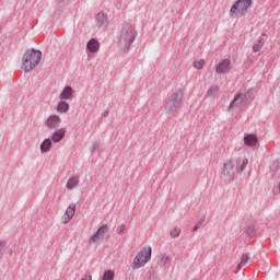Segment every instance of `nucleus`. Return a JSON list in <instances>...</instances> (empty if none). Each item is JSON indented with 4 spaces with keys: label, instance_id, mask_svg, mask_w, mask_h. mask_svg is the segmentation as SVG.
<instances>
[{
    "label": "nucleus",
    "instance_id": "24",
    "mask_svg": "<svg viewBox=\"0 0 280 280\" xmlns=\"http://www.w3.org/2000/svg\"><path fill=\"white\" fill-rule=\"evenodd\" d=\"M180 235V228L175 226L171 230V237H178Z\"/></svg>",
    "mask_w": 280,
    "mask_h": 280
},
{
    "label": "nucleus",
    "instance_id": "16",
    "mask_svg": "<svg viewBox=\"0 0 280 280\" xmlns=\"http://www.w3.org/2000/svg\"><path fill=\"white\" fill-rule=\"evenodd\" d=\"M80 185V177L78 176H72L68 179L67 182V189H75Z\"/></svg>",
    "mask_w": 280,
    "mask_h": 280
},
{
    "label": "nucleus",
    "instance_id": "2",
    "mask_svg": "<svg viewBox=\"0 0 280 280\" xmlns=\"http://www.w3.org/2000/svg\"><path fill=\"white\" fill-rule=\"evenodd\" d=\"M42 52L39 50L31 49L24 55L22 69L24 71H32L40 62Z\"/></svg>",
    "mask_w": 280,
    "mask_h": 280
},
{
    "label": "nucleus",
    "instance_id": "17",
    "mask_svg": "<svg viewBox=\"0 0 280 280\" xmlns=\"http://www.w3.org/2000/svg\"><path fill=\"white\" fill-rule=\"evenodd\" d=\"M56 110H57V113H61V114L68 113L69 112V103H67L63 100H60V102L57 105Z\"/></svg>",
    "mask_w": 280,
    "mask_h": 280
},
{
    "label": "nucleus",
    "instance_id": "5",
    "mask_svg": "<svg viewBox=\"0 0 280 280\" xmlns=\"http://www.w3.org/2000/svg\"><path fill=\"white\" fill-rule=\"evenodd\" d=\"M108 233V225L104 224L102 225L96 233L90 236L89 243L90 244H97L98 242H102V238Z\"/></svg>",
    "mask_w": 280,
    "mask_h": 280
},
{
    "label": "nucleus",
    "instance_id": "13",
    "mask_svg": "<svg viewBox=\"0 0 280 280\" xmlns=\"http://www.w3.org/2000/svg\"><path fill=\"white\" fill-rule=\"evenodd\" d=\"M73 97V88L66 86L59 94V100H71Z\"/></svg>",
    "mask_w": 280,
    "mask_h": 280
},
{
    "label": "nucleus",
    "instance_id": "1",
    "mask_svg": "<svg viewBox=\"0 0 280 280\" xmlns=\"http://www.w3.org/2000/svg\"><path fill=\"white\" fill-rule=\"evenodd\" d=\"M150 259H152V247L150 245H145L133 258L131 264L132 270H139V268H143V266H145Z\"/></svg>",
    "mask_w": 280,
    "mask_h": 280
},
{
    "label": "nucleus",
    "instance_id": "12",
    "mask_svg": "<svg viewBox=\"0 0 280 280\" xmlns=\"http://www.w3.org/2000/svg\"><path fill=\"white\" fill-rule=\"evenodd\" d=\"M171 264H172V256L167 254L160 255L158 259V266H160V268H167V266H171Z\"/></svg>",
    "mask_w": 280,
    "mask_h": 280
},
{
    "label": "nucleus",
    "instance_id": "25",
    "mask_svg": "<svg viewBox=\"0 0 280 280\" xmlns=\"http://www.w3.org/2000/svg\"><path fill=\"white\" fill-rule=\"evenodd\" d=\"M248 259H249L248 255H247V254H244V255L242 256V258H241V262L238 264V266H240V267L246 266V264H248Z\"/></svg>",
    "mask_w": 280,
    "mask_h": 280
},
{
    "label": "nucleus",
    "instance_id": "15",
    "mask_svg": "<svg viewBox=\"0 0 280 280\" xmlns=\"http://www.w3.org/2000/svg\"><path fill=\"white\" fill-rule=\"evenodd\" d=\"M88 49L91 51V54H97V51H100V42L96 39H91L88 43Z\"/></svg>",
    "mask_w": 280,
    "mask_h": 280
},
{
    "label": "nucleus",
    "instance_id": "11",
    "mask_svg": "<svg viewBox=\"0 0 280 280\" xmlns=\"http://www.w3.org/2000/svg\"><path fill=\"white\" fill-rule=\"evenodd\" d=\"M67 135V129L65 128H59L57 129L52 135H51V141L52 143H60L62 139H65Z\"/></svg>",
    "mask_w": 280,
    "mask_h": 280
},
{
    "label": "nucleus",
    "instance_id": "22",
    "mask_svg": "<svg viewBox=\"0 0 280 280\" xmlns=\"http://www.w3.org/2000/svg\"><path fill=\"white\" fill-rule=\"evenodd\" d=\"M264 47V40H259L257 42L254 46H253V51L255 54H257V51H261V48Z\"/></svg>",
    "mask_w": 280,
    "mask_h": 280
},
{
    "label": "nucleus",
    "instance_id": "7",
    "mask_svg": "<svg viewBox=\"0 0 280 280\" xmlns=\"http://www.w3.org/2000/svg\"><path fill=\"white\" fill-rule=\"evenodd\" d=\"M74 215H75V203H70L67 207L66 212L63 213V215L61 218L62 224H69L71 222V220H73Z\"/></svg>",
    "mask_w": 280,
    "mask_h": 280
},
{
    "label": "nucleus",
    "instance_id": "28",
    "mask_svg": "<svg viewBox=\"0 0 280 280\" xmlns=\"http://www.w3.org/2000/svg\"><path fill=\"white\" fill-rule=\"evenodd\" d=\"M132 38H135V33L131 32V35L129 37V40H132Z\"/></svg>",
    "mask_w": 280,
    "mask_h": 280
},
{
    "label": "nucleus",
    "instance_id": "20",
    "mask_svg": "<svg viewBox=\"0 0 280 280\" xmlns=\"http://www.w3.org/2000/svg\"><path fill=\"white\" fill-rule=\"evenodd\" d=\"M127 231L128 226H126V224H121L117 226L116 233H118V235H126Z\"/></svg>",
    "mask_w": 280,
    "mask_h": 280
},
{
    "label": "nucleus",
    "instance_id": "6",
    "mask_svg": "<svg viewBox=\"0 0 280 280\" xmlns=\"http://www.w3.org/2000/svg\"><path fill=\"white\" fill-rule=\"evenodd\" d=\"M248 100V95L244 93L236 94L234 100L230 104V110H233V108H242L244 106V103H246Z\"/></svg>",
    "mask_w": 280,
    "mask_h": 280
},
{
    "label": "nucleus",
    "instance_id": "18",
    "mask_svg": "<svg viewBox=\"0 0 280 280\" xmlns=\"http://www.w3.org/2000/svg\"><path fill=\"white\" fill-rule=\"evenodd\" d=\"M51 139H45L40 144L42 152H49L51 150Z\"/></svg>",
    "mask_w": 280,
    "mask_h": 280
},
{
    "label": "nucleus",
    "instance_id": "4",
    "mask_svg": "<svg viewBox=\"0 0 280 280\" xmlns=\"http://www.w3.org/2000/svg\"><path fill=\"white\" fill-rule=\"evenodd\" d=\"M250 5H253V0H237L231 7L230 13L232 16H244Z\"/></svg>",
    "mask_w": 280,
    "mask_h": 280
},
{
    "label": "nucleus",
    "instance_id": "27",
    "mask_svg": "<svg viewBox=\"0 0 280 280\" xmlns=\"http://www.w3.org/2000/svg\"><path fill=\"white\" fill-rule=\"evenodd\" d=\"M3 248H5V242L0 241V253L3 250Z\"/></svg>",
    "mask_w": 280,
    "mask_h": 280
},
{
    "label": "nucleus",
    "instance_id": "19",
    "mask_svg": "<svg viewBox=\"0 0 280 280\" xmlns=\"http://www.w3.org/2000/svg\"><path fill=\"white\" fill-rule=\"evenodd\" d=\"M102 280H115V271L114 270L105 271Z\"/></svg>",
    "mask_w": 280,
    "mask_h": 280
},
{
    "label": "nucleus",
    "instance_id": "23",
    "mask_svg": "<svg viewBox=\"0 0 280 280\" xmlns=\"http://www.w3.org/2000/svg\"><path fill=\"white\" fill-rule=\"evenodd\" d=\"M195 69H202L205 67V59H198L194 62Z\"/></svg>",
    "mask_w": 280,
    "mask_h": 280
},
{
    "label": "nucleus",
    "instance_id": "21",
    "mask_svg": "<svg viewBox=\"0 0 280 280\" xmlns=\"http://www.w3.org/2000/svg\"><path fill=\"white\" fill-rule=\"evenodd\" d=\"M246 165H248V159H243L242 161H240V164L237 167L238 171L244 172V170L246 168Z\"/></svg>",
    "mask_w": 280,
    "mask_h": 280
},
{
    "label": "nucleus",
    "instance_id": "10",
    "mask_svg": "<svg viewBox=\"0 0 280 280\" xmlns=\"http://www.w3.org/2000/svg\"><path fill=\"white\" fill-rule=\"evenodd\" d=\"M235 170H237V161L235 160H229L224 163L223 166V174H234Z\"/></svg>",
    "mask_w": 280,
    "mask_h": 280
},
{
    "label": "nucleus",
    "instance_id": "8",
    "mask_svg": "<svg viewBox=\"0 0 280 280\" xmlns=\"http://www.w3.org/2000/svg\"><path fill=\"white\" fill-rule=\"evenodd\" d=\"M62 119L58 115H50L46 119V127L49 128V130H56L61 124Z\"/></svg>",
    "mask_w": 280,
    "mask_h": 280
},
{
    "label": "nucleus",
    "instance_id": "26",
    "mask_svg": "<svg viewBox=\"0 0 280 280\" xmlns=\"http://www.w3.org/2000/svg\"><path fill=\"white\" fill-rule=\"evenodd\" d=\"M205 224V219H201L198 221V223L195 225L194 231H198V229H201Z\"/></svg>",
    "mask_w": 280,
    "mask_h": 280
},
{
    "label": "nucleus",
    "instance_id": "14",
    "mask_svg": "<svg viewBox=\"0 0 280 280\" xmlns=\"http://www.w3.org/2000/svg\"><path fill=\"white\" fill-rule=\"evenodd\" d=\"M244 143L245 145H247V148H254V145H257V136L255 135L245 136Z\"/></svg>",
    "mask_w": 280,
    "mask_h": 280
},
{
    "label": "nucleus",
    "instance_id": "9",
    "mask_svg": "<svg viewBox=\"0 0 280 280\" xmlns=\"http://www.w3.org/2000/svg\"><path fill=\"white\" fill-rule=\"evenodd\" d=\"M229 71H231V60L229 59L221 60L215 67L217 73H229Z\"/></svg>",
    "mask_w": 280,
    "mask_h": 280
},
{
    "label": "nucleus",
    "instance_id": "3",
    "mask_svg": "<svg viewBox=\"0 0 280 280\" xmlns=\"http://www.w3.org/2000/svg\"><path fill=\"white\" fill-rule=\"evenodd\" d=\"M184 96L185 93L183 92V90H177L173 92L165 104L166 113H176V109L180 108V105L183 104Z\"/></svg>",
    "mask_w": 280,
    "mask_h": 280
}]
</instances>
